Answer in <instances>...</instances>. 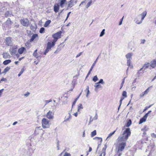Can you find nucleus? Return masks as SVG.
Returning <instances> with one entry per match:
<instances>
[{
	"label": "nucleus",
	"instance_id": "nucleus-54",
	"mask_svg": "<svg viewBox=\"0 0 156 156\" xmlns=\"http://www.w3.org/2000/svg\"><path fill=\"white\" fill-rule=\"evenodd\" d=\"M144 95H145L144 94V93L143 92L141 94H140V98H142L143 97Z\"/></svg>",
	"mask_w": 156,
	"mask_h": 156
},
{
	"label": "nucleus",
	"instance_id": "nucleus-39",
	"mask_svg": "<svg viewBox=\"0 0 156 156\" xmlns=\"http://www.w3.org/2000/svg\"><path fill=\"white\" fill-rule=\"evenodd\" d=\"M97 84L101 83L102 84H104L105 83L103 81V80L102 79H100L99 81L97 83Z\"/></svg>",
	"mask_w": 156,
	"mask_h": 156
},
{
	"label": "nucleus",
	"instance_id": "nucleus-63",
	"mask_svg": "<svg viewBox=\"0 0 156 156\" xmlns=\"http://www.w3.org/2000/svg\"><path fill=\"white\" fill-rule=\"evenodd\" d=\"M60 50L61 49H59V50H58V49H57L54 52V53H58L60 51Z\"/></svg>",
	"mask_w": 156,
	"mask_h": 156
},
{
	"label": "nucleus",
	"instance_id": "nucleus-44",
	"mask_svg": "<svg viewBox=\"0 0 156 156\" xmlns=\"http://www.w3.org/2000/svg\"><path fill=\"white\" fill-rule=\"evenodd\" d=\"M24 71V69L23 68L22 69H21V70L20 71V73H19V74L18 75V76H20L23 73Z\"/></svg>",
	"mask_w": 156,
	"mask_h": 156
},
{
	"label": "nucleus",
	"instance_id": "nucleus-29",
	"mask_svg": "<svg viewBox=\"0 0 156 156\" xmlns=\"http://www.w3.org/2000/svg\"><path fill=\"white\" fill-rule=\"evenodd\" d=\"M83 108V106L82 104H79L78 105V108H77V111L78 112L80 111V109H82Z\"/></svg>",
	"mask_w": 156,
	"mask_h": 156
},
{
	"label": "nucleus",
	"instance_id": "nucleus-13",
	"mask_svg": "<svg viewBox=\"0 0 156 156\" xmlns=\"http://www.w3.org/2000/svg\"><path fill=\"white\" fill-rule=\"evenodd\" d=\"M59 6L58 4H55L54 6V12L56 13L57 12L59 9Z\"/></svg>",
	"mask_w": 156,
	"mask_h": 156
},
{
	"label": "nucleus",
	"instance_id": "nucleus-42",
	"mask_svg": "<svg viewBox=\"0 0 156 156\" xmlns=\"http://www.w3.org/2000/svg\"><path fill=\"white\" fill-rule=\"evenodd\" d=\"M125 77L122 80V82L121 83V87H120V89H121L123 85V84H124V82H125Z\"/></svg>",
	"mask_w": 156,
	"mask_h": 156
},
{
	"label": "nucleus",
	"instance_id": "nucleus-26",
	"mask_svg": "<svg viewBox=\"0 0 156 156\" xmlns=\"http://www.w3.org/2000/svg\"><path fill=\"white\" fill-rule=\"evenodd\" d=\"M127 65L129 66H131V68H132L133 66H131L130 64L131 63V59H127Z\"/></svg>",
	"mask_w": 156,
	"mask_h": 156
},
{
	"label": "nucleus",
	"instance_id": "nucleus-33",
	"mask_svg": "<svg viewBox=\"0 0 156 156\" xmlns=\"http://www.w3.org/2000/svg\"><path fill=\"white\" fill-rule=\"evenodd\" d=\"M11 15V13L8 11L6 12L5 13V16L6 17L10 16Z\"/></svg>",
	"mask_w": 156,
	"mask_h": 156
},
{
	"label": "nucleus",
	"instance_id": "nucleus-31",
	"mask_svg": "<svg viewBox=\"0 0 156 156\" xmlns=\"http://www.w3.org/2000/svg\"><path fill=\"white\" fill-rule=\"evenodd\" d=\"M115 131H114L113 132H112V133H109L108 135V136L107 137V139H106V140H108V138L111 136L113 135L114 133H115Z\"/></svg>",
	"mask_w": 156,
	"mask_h": 156
},
{
	"label": "nucleus",
	"instance_id": "nucleus-9",
	"mask_svg": "<svg viewBox=\"0 0 156 156\" xmlns=\"http://www.w3.org/2000/svg\"><path fill=\"white\" fill-rule=\"evenodd\" d=\"M149 65L150 63H147L145 64L143 66V67L138 71L137 73V74H138V75H140V71H141L143 69H144V70L143 71V73H144V71L147 68H148L149 66Z\"/></svg>",
	"mask_w": 156,
	"mask_h": 156
},
{
	"label": "nucleus",
	"instance_id": "nucleus-34",
	"mask_svg": "<svg viewBox=\"0 0 156 156\" xmlns=\"http://www.w3.org/2000/svg\"><path fill=\"white\" fill-rule=\"evenodd\" d=\"M105 29H103L101 32L100 35H99L100 37H102L105 34Z\"/></svg>",
	"mask_w": 156,
	"mask_h": 156
},
{
	"label": "nucleus",
	"instance_id": "nucleus-17",
	"mask_svg": "<svg viewBox=\"0 0 156 156\" xmlns=\"http://www.w3.org/2000/svg\"><path fill=\"white\" fill-rule=\"evenodd\" d=\"M151 66L153 68H154L156 66V61L154 60L151 62Z\"/></svg>",
	"mask_w": 156,
	"mask_h": 156
},
{
	"label": "nucleus",
	"instance_id": "nucleus-7",
	"mask_svg": "<svg viewBox=\"0 0 156 156\" xmlns=\"http://www.w3.org/2000/svg\"><path fill=\"white\" fill-rule=\"evenodd\" d=\"M20 23L23 26L28 27L29 24L28 20L27 19H23L20 20Z\"/></svg>",
	"mask_w": 156,
	"mask_h": 156
},
{
	"label": "nucleus",
	"instance_id": "nucleus-6",
	"mask_svg": "<svg viewBox=\"0 0 156 156\" xmlns=\"http://www.w3.org/2000/svg\"><path fill=\"white\" fill-rule=\"evenodd\" d=\"M4 42L5 44L8 46H12V41L10 37H6Z\"/></svg>",
	"mask_w": 156,
	"mask_h": 156
},
{
	"label": "nucleus",
	"instance_id": "nucleus-30",
	"mask_svg": "<svg viewBox=\"0 0 156 156\" xmlns=\"http://www.w3.org/2000/svg\"><path fill=\"white\" fill-rule=\"evenodd\" d=\"M132 122L130 119H129V121L127 122L126 126L127 127H129L130 125L131 124Z\"/></svg>",
	"mask_w": 156,
	"mask_h": 156
},
{
	"label": "nucleus",
	"instance_id": "nucleus-15",
	"mask_svg": "<svg viewBox=\"0 0 156 156\" xmlns=\"http://www.w3.org/2000/svg\"><path fill=\"white\" fill-rule=\"evenodd\" d=\"M37 49H36L34 51V52L33 53V55L35 58H37V59H39L41 58V56H38V54L37 53Z\"/></svg>",
	"mask_w": 156,
	"mask_h": 156
},
{
	"label": "nucleus",
	"instance_id": "nucleus-48",
	"mask_svg": "<svg viewBox=\"0 0 156 156\" xmlns=\"http://www.w3.org/2000/svg\"><path fill=\"white\" fill-rule=\"evenodd\" d=\"M151 136L153 138H156V134L154 133H152L151 134Z\"/></svg>",
	"mask_w": 156,
	"mask_h": 156
},
{
	"label": "nucleus",
	"instance_id": "nucleus-4",
	"mask_svg": "<svg viewBox=\"0 0 156 156\" xmlns=\"http://www.w3.org/2000/svg\"><path fill=\"white\" fill-rule=\"evenodd\" d=\"M42 125L44 128H48L49 125L48 120L45 118L43 119L42 120Z\"/></svg>",
	"mask_w": 156,
	"mask_h": 156
},
{
	"label": "nucleus",
	"instance_id": "nucleus-64",
	"mask_svg": "<svg viewBox=\"0 0 156 156\" xmlns=\"http://www.w3.org/2000/svg\"><path fill=\"white\" fill-rule=\"evenodd\" d=\"M73 115H74L76 117H77L78 115V113L77 112H76L75 113H74V114H73Z\"/></svg>",
	"mask_w": 156,
	"mask_h": 156
},
{
	"label": "nucleus",
	"instance_id": "nucleus-60",
	"mask_svg": "<svg viewBox=\"0 0 156 156\" xmlns=\"http://www.w3.org/2000/svg\"><path fill=\"white\" fill-rule=\"evenodd\" d=\"M92 69H92L91 68L88 73V75H90V73L92 71Z\"/></svg>",
	"mask_w": 156,
	"mask_h": 156
},
{
	"label": "nucleus",
	"instance_id": "nucleus-16",
	"mask_svg": "<svg viewBox=\"0 0 156 156\" xmlns=\"http://www.w3.org/2000/svg\"><path fill=\"white\" fill-rule=\"evenodd\" d=\"M133 55V54L132 53H128L126 55V57L127 59H132V57Z\"/></svg>",
	"mask_w": 156,
	"mask_h": 156
},
{
	"label": "nucleus",
	"instance_id": "nucleus-8",
	"mask_svg": "<svg viewBox=\"0 0 156 156\" xmlns=\"http://www.w3.org/2000/svg\"><path fill=\"white\" fill-rule=\"evenodd\" d=\"M10 54L12 55H16L17 53V48L15 47H12V48H10L9 50Z\"/></svg>",
	"mask_w": 156,
	"mask_h": 156
},
{
	"label": "nucleus",
	"instance_id": "nucleus-53",
	"mask_svg": "<svg viewBox=\"0 0 156 156\" xmlns=\"http://www.w3.org/2000/svg\"><path fill=\"white\" fill-rule=\"evenodd\" d=\"M124 99V98H122L120 100V105H121L122 103V100Z\"/></svg>",
	"mask_w": 156,
	"mask_h": 156
},
{
	"label": "nucleus",
	"instance_id": "nucleus-46",
	"mask_svg": "<svg viewBox=\"0 0 156 156\" xmlns=\"http://www.w3.org/2000/svg\"><path fill=\"white\" fill-rule=\"evenodd\" d=\"M91 3H92V1H90V2H89L87 3V5H86V8H88L90 6V5L91 4Z\"/></svg>",
	"mask_w": 156,
	"mask_h": 156
},
{
	"label": "nucleus",
	"instance_id": "nucleus-20",
	"mask_svg": "<svg viewBox=\"0 0 156 156\" xmlns=\"http://www.w3.org/2000/svg\"><path fill=\"white\" fill-rule=\"evenodd\" d=\"M25 49V48L22 47L18 49V52L20 54H21L23 53Z\"/></svg>",
	"mask_w": 156,
	"mask_h": 156
},
{
	"label": "nucleus",
	"instance_id": "nucleus-49",
	"mask_svg": "<svg viewBox=\"0 0 156 156\" xmlns=\"http://www.w3.org/2000/svg\"><path fill=\"white\" fill-rule=\"evenodd\" d=\"M98 118L97 113H96L95 116L93 118L94 120H97Z\"/></svg>",
	"mask_w": 156,
	"mask_h": 156
},
{
	"label": "nucleus",
	"instance_id": "nucleus-36",
	"mask_svg": "<svg viewBox=\"0 0 156 156\" xmlns=\"http://www.w3.org/2000/svg\"><path fill=\"white\" fill-rule=\"evenodd\" d=\"M149 129V128L146 126L144 127V128L142 129V130L144 132H146Z\"/></svg>",
	"mask_w": 156,
	"mask_h": 156
},
{
	"label": "nucleus",
	"instance_id": "nucleus-24",
	"mask_svg": "<svg viewBox=\"0 0 156 156\" xmlns=\"http://www.w3.org/2000/svg\"><path fill=\"white\" fill-rule=\"evenodd\" d=\"M81 94V93H80V94L79 95V96L77 98H76V99H75L74 101L73 102V104H72V109H71V112L72 111V109L73 106L75 105V104H76V103L77 100H78V98H79V97L80 96Z\"/></svg>",
	"mask_w": 156,
	"mask_h": 156
},
{
	"label": "nucleus",
	"instance_id": "nucleus-59",
	"mask_svg": "<svg viewBox=\"0 0 156 156\" xmlns=\"http://www.w3.org/2000/svg\"><path fill=\"white\" fill-rule=\"evenodd\" d=\"M141 44H144V43L145 41V39H143V40H141Z\"/></svg>",
	"mask_w": 156,
	"mask_h": 156
},
{
	"label": "nucleus",
	"instance_id": "nucleus-27",
	"mask_svg": "<svg viewBox=\"0 0 156 156\" xmlns=\"http://www.w3.org/2000/svg\"><path fill=\"white\" fill-rule=\"evenodd\" d=\"M10 69V67H7L5 68L4 70V71L2 72V73H5L6 72L8 71L9 69Z\"/></svg>",
	"mask_w": 156,
	"mask_h": 156
},
{
	"label": "nucleus",
	"instance_id": "nucleus-10",
	"mask_svg": "<svg viewBox=\"0 0 156 156\" xmlns=\"http://www.w3.org/2000/svg\"><path fill=\"white\" fill-rule=\"evenodd\" d=\"M42 130V129L41 128V127H37L35 128L34 132V134L36 135L38 134Z\"/></svg>",
	"mask_w": 156,
	"mask_h": 156
},
{
	"label": "nucleus",
	"instance_id": "nucleus-37",
	"mask_svg": "<svg viewBox=\"0 0 156 156\" xmlns=\"http://www.w3.org/2000/svg\"><path fill=\"white\" fill-rule=\"evenodd\" d=\"M122 96L125 98L127 97V93L126 91H124L122 93Z\"/></svg>",
	"mask_w": 156,
	"mask_h": 156
},
{
	"label": "nucleus",
	"instance_id": "nucleus-41",
	"mask_svg": "<svg viewBox=\"0 0 156 156\" xmlns=\"http://www.w3.org/2000/svg\"><path fill=\"white\" fill-rule=\"evenodd\" d=\"M98 80V78L97 76H94L93 79V80L94 81V82H96Z\"/></svg>",
	"mask_w": 156,
	"mask_h": 156
},
{
	"label": "nucleus",
	"instance_id": "nucleus-38",
	"mask_svg": "<svg viewBox=\"0 0 156 156\" xmlns=\"http://www.w3.org/2000/svg\"><path fill=\"white\" fill-rule=\"evenodd\" d=\"M30 29L33 31H35L36 30V27L31 25L30 26Z\"/></svg>",
	"mask_w": 156,
	"mask_h": 156
},
{
	"label": "nucleus",
	"instance_id": "nucleus-11",
	"mask_svg": "<svg viewBox=\"0 0 156 156\" xmlns=\"http://www.w3.org/2000/svg\"><path fill=\"white\" fill-rule=\"evenodd\" d=\"M47 117L49 119H52L53 118V114L52 111H49L46 115Z\"/></svg>",
	"mask_w": 156,
	"mask_h": 156
},
{
	"label": "nucleus",
	"instance_id": "nucleus-1",
	"mask_svg": "<svg viewBox=\"0 0 156 156\" xmlns=\"http://www.w3.org/2000/svg\"><path fill=\"white\" fill-rule=\"evenodd\" d=\"M131 134V132L130 129L129 128H126L124 131L122 136H119L118 138V141L126 142L129 136H130Z\"/></svg>",
	"mask_w": 156,
	"mask_h": 156
},
{
	"label": "nucleus",
	"instance_id": "nucleus-45",
	"mask_svg": "<svg viewBox=\"0 0 156 156\" xmlns=\"http://www.w3.org/2000/svg\"><path fill=\"white\" fill-rule=\"evenodd\" d=\"M50 50V49H49L47 47L44 53V54L46 55V53H48Z\"/></svg>",
	"mask_w": 156,
	"mask_h": 156
},
{
	"label": "nucleus",
	"instance_id": "nucleus-21",
	"mask_svg": "<svg viewBox=\"0 0 156 156\" xmlns=\"http://www.w3.org/2000/svg\"><path fill=\"white\" fill-rule=\"evenodd\" d=\"M146 119L143 116V118L140 119L139 124H142L144 122H145Z\"/></svg>",
	"mask_w": 156,
	"mask_h": 156
},
{
	"label": "nucleus",
	"instance_id": "nucleus-5",
	"mask_svg": "<svg viewBox=\"0 0 156 156\" xmlns=\"http://www.w3.org/2000/svg\"><path fill=\"white\" fill-rule=\"evenodd\" d=\"M61 33L62 32L60 31L52 35V37L54 38L53 41L55 43L60 37Z\"/></svg>",
	"mask_w": 156,
	"mask_h": 156
},
{
	"label": "nucleus",
	"instance_id": "nucleus-23",
	"mask_svg": "<svg viewBox=\"0 0 156 156\" xmlns=\"http://www.w3.org/2000/svg\"><path fill=\"white\" fill-rule=\"evenodd\" d=\"M94 87H95L94 90L95 91H97V89L99 88H101L102 87L101 85L99 84L94 85Z\"/></svg>",
	"mask_w": 156,
	"mask_h": 156
},
{
	"label": "nucleus",
	"instance_id": "nucleus-40",
	"mask_svg": "<svg viewBox=\"0 0 156 156\" xmlns=\"http://www.w3.org/2000/svg\"><path fill=\"white\" fill-rule=\"evenodd\" d=\"M45 29L44 27H41L39 30V32L41 33H43L44 32Z\"/></svg>",
	"mask_w": 156,
	"mask_h": 156
},
{
	"label": "nucleus",
	"instance_id": "nucleus-62",
	"mask_svg": "<svg viewBox=\"0 0 156 156\" xmlns=\"http://www.w3.org/2000/svg\"><path fill=\"white\" fill-rule=\"evenodd\" d=\"M38 60V61L37 62H36V61H35L34 62V63L36 64V65L38 63L40 62V59H39Z\"/></svg>",
	"mask_w": 156,
	"mask_h": 156
},
{
	"label": "nucleus",
	"instance_id": "nucleus-32",
	"mask_svg": "<svg viewBox=\"0 0 156 156\" xmlns=\"http://www.w3.org/2000/svg\"><path fill=\"white\" fill-rule=\"evenodd\" d=\"M98 57L97 58H96V60L94 61V62L93 63V64L92 66H91V68L92 69H93L94 66H95V65L96 64V63L97 61V60L98 59Z\"/></svg>",
	"mask_w": 156,
	"mask_h": 156
},
{
	"label": "nucleus",
	"instance_id": "nucleus-58",
	"mask_svg": "<svg viewBox=\"0 0 156 156\" xmlns=\"http://www.w3.org/2000/svg\"><path fill=\"white\" fill-rule=\"evenodd\" d=\"M82 52H80V53L78 54L76 56V58H78V57H79L80 56V55H81V54H82Z\"/></svg>",
	"mask_w": 156,
	"mask_h": 156
},
{
	"label": "nucleus",
	"instance_id": "nucleus-35",
	"mask_svg": "<svg viewBox=\"0 0 156 156\" xmlns=\"http://www.w3.org/2000/svg\"><path fill=\"white\" fill-rule=\"evenodd\" d=\"M96 134V130H94L91 133V136L92 137H93Z\"/></svg>",
	"mask_w": 156,
	"mask_h": 156
},
{
	"label": "nucleus",
	"instance_id": "nucleus-43",
	"mask_svg": "<svg viewBox=\"0 0 156 156\" xmlns=\"http://www.w3.org/2000/svg\"><path fill=\"white\" fill-rule=\"evenodd\" d=\"M11 20L9 18H8V20H7L6 22V23L7 24H10L11 23Z\"/></svg>",
	"mask_w": 156,
	"mask_h": 156
},
{
	"label": "nucleus",
	"instance_id": "nucleus-55",
	"mask_svg": "<svg viewBox=\"0 0 156 156\" xmlns=\"http://www.w3.org/2000/svg\"><path fill=\"white\" fill-rule=\"evenodd\" d=\"M3 90H4L3 89L0 90V97L1 96L2 94V92H3Z\"/></svg>",
	"mask_w": 156,
	"mask_h": 156
},
{
	"label": "nucleus",
	"instance_id": "nucleus-18",
	"mask_svg": "<svg viewBox=\"0 0 156 156\" xmlns=\"http://www.w3.org/2000/svg\"><path fill=\"white\" fill-rule=\"evenodd\" d=\"M38 35L37 34H34L32 35L31 38L30 39V41L32 42L34 41V39L37 37Z\"/></svg>",
	"mask_w": 156,
	"mask_h": 156
},
{
	"label": "nucleus",
	"instance_id": "nucleus-3",
	"mask_svg": "<svg viewBox=\"0 0 156 156\" xmlns=\"http://www.w3.org/2000/svg\"><path fill=\"white\" fill-rule=\"evenodd\" d=\"M122 142L119 144L117 153L122 151L124 149L126 145V142L124 141Z\"/></svg>",
	"mask_w": 156,
	"mask_h": 156
},
{
	"label": "nucleus",
	"instance_id": "nucleus-2",
	"mask_svg": "<svg viewBox=\"0 0 156 156\" xmlns=\"http://www.w3.org/2000/svg\"><path fill=\"white\" fill-rule=\"evenodd\" d=\"M147 12L145 11L143 12L140 15L138 16L137 18V19H140L141 16V20L139 21L138 20H137L136 21V23H137V24H140L141 23L143 20L144 19L145 17L146 16V15H147Z\"/></svg>",
	"mask_w": 156,
	"mask_h": 156
},
{
	"label": "nucleus",
	"instance_id": "nucleus-19",
	"mask_svg": "<svg viewBox=\"0 0 156 156\" xmlns=\"http://www.w3.org/2000/svg\"><path fill=\"white\" fill-rule=\"evenodd\" d=\"M69 115L68 116L66 117V116L65 117V119L64 120V121H69V119H71V115L70 112H69Z\"/></svg>",
	"mask_w": 156,
	"mask_h": 156
},
{
	"label": "nucleus",
	"instance_id": "nucleus-52",
	"mask_svg": "<svg viewBox=\"0 0 156 156\" xmlns=\"http://www.w3.org/2000/svg\"><path fill=\"white\" fill-rule=\"evenodd\" d=\"M64 156H71V154L67 152H66L64 155Z\"/></svg>",
	"mask_w": 156,
	"mask_h": 156
},
{
	"label": "nucleus",
	"instance_id": "nucleus-57",
	"mask_svg": "<svg viewBox=\"0 0 156 156\" xmlns=\"http://www.w3.org/2000/svg\"><path fill=\"white\" fill-rule=\"evenodd\" d=\"M132 88H131L132 90H135V89L136 88V87H135V86L133 87V86H132Z\"/></svg>",
	"mask_w": 156,
	"mask_h": 156
},
{
	"label": "nucleus",
	"instance_id": "nucleus-28",
	"mask_svg": "<svg viewBox=\"0 0 156 156\" xmlns=\"http://www.w3.org/2000/svg\"><path fill=\"white\" fill-rule=\"evenodd\" d=\"M66 0H61L60 3V5L62 7H63V5L65 3Z\"/></svg>",
	"mask_w": 156,
	"mask_h": 156
},
{
	"label": "nucleus",
	"instance_id": "nucleus-51",
	"mask_svg": "<svg viewBox=\"0 0 156 156\" xmlns=\"http://www.w3.org/2000/svg\"><path fill=\"white\" fill-rule=\"evenodd\" d=\"M124 16H123L121 18V20L119 23V25H121L122 23V21H123V19H124Z\"/></svg>",
	"mask_w": 156,
	"mask_h": 156
},
{
	"label": "nucleus",
	"instance_id": "nucleus-47",
	"mask_svg": "<svg viewBox=\"0 0 156 156\" xmlns=\"http://www.w3.org/2000/svg\"><path fill=\"white\" fill-rule=\"evenodd\" d=\"M52 101V100L51 99H50L49 100H45V105H46L48 103H49L51 102Z\"/></svg>",
	"mask_w": 156,
	"mask_h": 156
},
{
	"label": "nucleus",
	"instance_id": "nucleus-12",
	"mask_svg": "<svg viewBox=\"0 0 156 156\" xmlns=\"http://www.w3.org/2000/svg\"><path fill=\"white\" fill-rule=\"evenodd\" d=\"M76 0H71L68 4V6L70 8L72 7L74 4L76 3Z\"/></svg>",
	"mask_w": 156,
	"mask_h": 156
},
{
	"label": "nucleus",
	"instance_id": "nucleus-25",
	"mask_svg": "<svg viewBox=\"0 0 156 156\" xmlns=\"http://www.w3.org/2000/svg\"><path fill=\"white\" fill-rule=\"evenodd\" d=\"M51 21L50 20H48L46 21L44 25V27H47L50 23Z\"/></svg>",
	"mask_w": 156,
	"mask_h": 156
},
{
	"label": "nucleus",
	"instance_id": "nucleus-56",
	"mask_svg": "<svg viewBox=\"0 0 156 156\" xmlns=\"http://www.w3.org/2000/svg\"><path fill=\"white\" fill-rule=\"evenodd\" d=\"M6 79L3 78L0 80L2 82V81H5L6 80Z\"/></svg>",
	"mask_w": 156,
	"mask_h": 156
},
{
	"label": "nucleus",
	"instance_id": "nucleus-22",
	"mask_svg": "<svg viewBox=\"0 0 156 156\" xmlns=\"http://www.w3.org/2000/svg\"><path fill=\"white\" fill-rule=\"evenodd\" d=\"M11 60L8 59L4 61L3 62V64L5 65H6L11 62Z\"/></svg>",
	"mask_w": 156,
	"mask_h": 156
},
{
	"label": "nucleus",
	"instance_id": "nucleus-61",
	"mask_svg": "<svg viewBox=\"0 0 156 156\" xmlns=\"http://www.w3.org/2000/svg\"><path fill=\"white\" fill-rule=\"evenodd\" d=\"M148 114L147 113L145 114V115L144 116V117L147 119V117L148 116Z\"/></svg>",
	"mask_w": 156,
	"mask_h": 156
},
{
	"label": "nucleus",
	"instance_id": "nucleus-50",
	"mask_svg": "<svg viewBox=\"0 0 156 156\" xmlns=\"http://www.w3.org/2000/svg\"><path fill=\"white\" fill-rule=\"evenodd\" d=\"M149 88H148L144 92H143L144 94L145 95L147 94V93H148V92L149 91Z\"/></svg>",
	"mask_w": 156,
	"mask_h": 156
},
{
	"label": "nucleus",
	"instance_id": "nucleus-14",
	"mask_svg": "<svg viewBox=\"0 0 156 156\" xmlns=\"http://www.w3.org/2000/svg\"><path fill=\"white\" fill-rule=\"evenodd\" d=\"M55 44V43L53 41H52L51 43L50 42H48L47 44V47L51 49V48L54 46Z\"/></svg>",
	"mask_w": 156,
	"mask_h": 156
}]
</instances>
